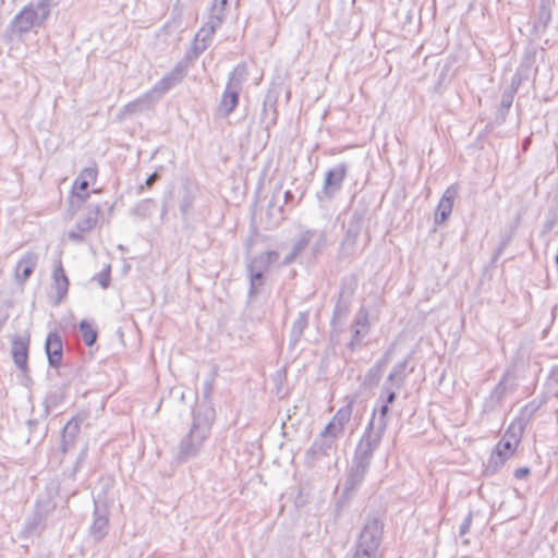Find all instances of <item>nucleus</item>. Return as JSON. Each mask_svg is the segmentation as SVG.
<instances>
[{
	"label": "nucleus",
	"instance_id": "obj_14",
	"mask_svg": "<svg viewBox=\"0 0 558 558\" xmlns=\"http://www.w3.org/2000/svg\"><path fill=\"white\" fill-rule=\"evenodd\" d=\"M278 100V93L269 89L265 96L262 110V121L265 123L267 130L277 123L278 111L276 108Z\"/></svg>",
	"mask_w": 558,
	"mask_h": 558
},
{
	"label": "nucleus",
	"instance_id": "obj_11",
	"mask_svg": "<svg viewBox=\"0 0 558 558\" xmlns=\"http://www.w3.org/2000/svg\"><path fill=\"white\" fill-rule=\"evenodd\" d=\"M458 193L459 186L457 183L451 184L446 189L435 211L434 221L436 225H441L449 218Z\"/></svg>",
	"mask_w": 558,
	"mask_h": 558
},
{
	"label": "nucleus",
	"instance_id": "obj_49",
	"mask_svg": "<svg viewBox=\"0 0 558 558\" xmlns=\"http://www.w3.org/2000/svg\"><path fill=\"white\" fill-rule=\"evenodd\" d=\"M209 31V25L208 23L206 24V27H203L198 33H201V37H206V43L208 44L209 40H211V37L214 35V33H210L208 34L207 32Z\"/></svg>",
	"mask_w": 558,
	"mask_h": 558
},
{
	"label": "nucleus",
	"instance_id": "obj_30",
	"mask_svg": "<svg viewBox=\"0 0 558 558\" xmlns=\"http://www.w3.org/2000/svg\"><path fill=\"white\" fill-rule=\"evenodd\" d=\"M352 415V402L348 403L344 407H341L331 421L337 425L338 432L344 430V426L349 423Z\"/></svg>",
	"mask_w": 558,
	"mask_h": 558
},
{
	"label": "nucleus",
	"instance_id": "obj_23",
	"mask_svg": "<svg viewBox=\"0 0 558 558\" xmlns=\"http://www.w3.org/2000/svg\"><path fill=\"white\" fill-rule=\"evenodd\" d=\"M344 295H345V288L342 286L339 291L338 300H337L335 308H333V313H332V317H331V322H330L331 326H335V324L337 322L345 318L350 312L351 302H350V299L345 298Z\"/></svg>",
	"mask_w": 558,
	"mask_h": 558
},
{
	"label": "nucleus",
	"instance_id": "obj_38",
	"mask_svg": "<svg viewBox=\"0 0 558 558\" xmlns=\"http://www.w3.org/2000/svg\"><path fill=\"white\" fill-rule=\"evenodd\" d=\"M517 448L518 447L512 445L510 441H506V439H500L496 444L494 451L497 452V456L509 460L514 454Z\"/></svg>",
	"mask_w": 558,
	"mask_h": 558
},
{
	"label": "nucleus",
	"instance_id": "obj_24",
	"mask_svg": "<svg viewBox=\"0 0 558 558\" xmlns=\"http://www.w3.org/2000/svg\"><path fill=\"white\" fill-rule=\"evenodd\" d=\"M531 68H532V64L529 59L521 62V64L517 68L515 73L513 74V76L511 78V83H510L509 87H507V88L510 89L511 92L517 93L520 85L523 82L530 80Z\"/></svg>",
	"mask_w": 558,
	"mask_h": 558
},
{
	"label": "nucleus",
	"instance_id": "obj_50",
	"mask_svg": "<svg viewBox=\"0 0 558 558\" xmlns=\"http://www.w3.org/2000/svg\"><path fill=\"white\" fill-rule=\"evenodd\" d=\"M447 73H448V68L445 66L441 72L439 73V77H438V82H437V87H440L441 85V82L446 78L447 76Z\"/></svg>",
	"mask_w": 558,
	"mask_h": 558
},
{
	"label": "nucleus",
	"instance_id": "obj_36",
	"mask_svg": "<svg viewBox=\"0 0 558 558\" xmlns=\"http://www.w3.org/2000/svg\"><path fill=\"white\" fill-rule=\"evenodd\" d=\"M551 20V10L549 7V0H541L538 7L536 26L546 27Z\"/></svg>",
	"mask_w": 558,
	"mask_h": 558
},
{
	"label": "nucleus",
	"instance_id": "obj_51",
	"mask_svg": "<svg viewBox=\"0 0 558 558\" xmlns=\"http://www.w3.org/2000/svg\"><path fill=\"white\" fill-rule=\"evenodd\" d=\"M283 205H287L289 204L292 199H293V193L290 191V190H287L284 193H283Z\"/></svg>",
	"mask_w": 558,
	"mask_h": 558
},
{
	"label": "nucleus",
	"instance_id": "obj_16",
	"mask_svg": "<svg viewBox=\"0 0 558 558\" xmlns=\"http://www.w3.org/2000/svg\"><path fill=\"white\" fill-rule=\"evenodd\" d=\"M514 380H515L514 372L511 371L510 368H508L502 374L498 384L490 391V395H493L496 399H498L502 402L508 393H512L515 391L517 384L514 383Z\"/></svg>",
	"mask_w": 558,
	"mask_h": 558
},
{
	"label": "nucleus",
	"instance_id": "obj_25",
	"mask_svg": "<svg viewBox=\"0 0 558 558\" xmlns=\"http://www.w3.org/2000/svg\"><path fill=\"white\" fill-rule=\"evenodd\" d=\"M525 427L526 425L524 423L518 418H514L506 429L501 439H506V441H510L512 445L518 447Z\"/></svg>",
	"mask_w": 558,
	"mask_h": 558
},
{
	"label": "nucleus",
	"instance_id": "obj_15",
	"mask_svg": "<svg viewBox=\"0 0 558 558\" xmlns=\"http://www.w3.org/2000/svg\"><path fill=\"white\" fill-rule=\"evenodd\" d=\"M333 446L335 441L331 440V437L326 438L325 436H318L305 452L306 462L314 463L323 457L328 456Z\"/></svg>",
	"mask_w": 558,
	"mask_h": 558
},
{
	"label": "nucleus",
	"instance_id": "obj_47",
	"mask_svg": "<svg viewBox=\"0 0 558 558\" xmlns=\"http://www.w3.org/2000/svg\"><path fill=\"white\" fill-rule=\"evenodd\" d=\"M192 207H193V199L192 197L186 194L184 195L181 204H180V210L183 215H186L189 214L191 210H192Z\"/></svg>",
	"mask_w": 558,
	"mask_h": 558
},
{
	"label": "nucleus",
	"instance_id": "obj_41",
	"mask_svg": "<svg viewBox=\"0 0 558 558\" xmlns=\"http://www.w3.org/2000/svg\"><path fill=\"white\" fill-rule=\"evenodd\" d=\"M342 432H338L337 425L330 421L324 428V430L319 434V436H325L326 438L331 437V440L336 441L337 437L341 435Z\"/></svg>",
	"mask_w": 558,
	"mask_h": 558
},
{
	"label": "nucleus",
	"instance_id": "obj_44",
	"mask_svg": "<svg viewBox=\"0 0 558 558\" xmlns=\"http://www.w3.org/2000/svg\"><path fill=\"white\" fill-rule=\"evenodd\" d=\"M97 282L100 284L101 288L106 289L110 284V270L109 268L104 269L96 276Z\"/></svg>",
	"mask_w": 558,
	"mask_h": 558
},
{
	"label": "nucleus",
	"instance_id": "obj_1",
	"mask_svg": "<svg viewBox=\"0 0 558 558\" xmlns=\"http://www.w3.org/2000/svg\"><path fill=\"white\" fill-rule=\"evenodd\" d=\"M192 416L190 430L179 444L177 460L180 462L195 458L201 452L204 441L210 434L216 411L207 407L203 411H193Z\"/></svg>",
	"mask_w": 558,
	"mask_h": 558
},
{
	"label": "nucleus",
	"instance_id": "obj_48",
	"mask_svg": "<svg viewBox=\"0 0 558 558\" xmlns=\"http://www.w3.org/2000/svg\"><path fill=\"white\" fill-rule=\"evenodd\" d=\"M531 473L530 469L526 468V466H523V468H518L515 471H514V477L518 478V480H523L529 474Z\"/></svg>",
	"mask_w": 558,
	"mask_h": 558
},
{
	"label": "nucleus",
	"instance_id": "obj_46",
	"mask_svg": "<svg viewBox=\"0 0 558 558\" xmlns=\"http://www.w3.org/2000/svg\"><path fill=\"white\" fill-rule=\"evenodd\" d=\"M165 170L163 166H159L148 178L145 180V185L151 187L156 181L161 177V172Z\"/></svg>",
	"mask_w": 558,
	"mask_h": 558
},
{
	"label": "nucleus",
	"instance_id": "obj_12",
	"mask_svg": "<svg viewBox=\"0 0 558 558\" xmlns=\"http://www.w3.org/2000/svg\"><path fill=\"white\" fill-rule=\"evenodd\" d=\"M315 236V229L302 230L293 240L292 248L288 255L284 256L282 264L284 266L291 265L300 255L304 253Z\"/></svg>",
	"mask_w": 558,
	"mask_h": 558
},
{
	"label": "nucleus",
	"instance_id": "obj_13",
	"mask_svg": "<svg viewBox=\"0 0 558 558\" xmlns=\"http://www.w3.org/2000/svg\"><path fill=\"white\" fill-rule=\"evenodd\" d=\"M29 336L16 337L12 341V356L17 367L26 372L28 362Z\"/></svg>",
	"mask_w": 558,
	"mask_h": 558
},
{
	"label": "nucleus",
	"instance_id": "obj_54",
	"mask_svg": "<svg viewBox=\"0 0 558 558\" xmlns=\"http://www.w3.org/2000/svg\"><path fill=\"white\" fill-rule=\"evenodd\" d=\"M531 141H532V140H531V136L526 137V138L523 141V144H522V146H523V150H527V148H529V146H530V144H531Z\"/></svg>",
	"mask_w": 558,
	"mask_h": 558
},
{
	"label": "nucleus",
	"instance_id": "obj_8",
	"mask_svg": "<svg viewBox=\"0 0 558 558\" xmlns=\"http://www.w3.org/2000/svg\"><path fill=\"white\" fill-rule=\"evenodd\" d=\"M97 178L98 168L96 166L84 168L72 184L71 197L82 202L88 198L90 189L93 192L98 193L99 190L94 189Z\"/></svg>",
	"mask_w": 558,
	"mask_h": 558
},
{
	"label": "nucleus",
	"instance_id": "obj_40",
	"mask_svg": "<svg viewBox=\"0 0 558 558\" xmlns=\"http://www.w3.org/2000/svg\"><path fill=\"white\" fill-rule=\"evenodd\" d=\"M501 404L502 402L500 400L496 399L493 395L489 393V396L483 402L482 412L492 413L499 409Z\"/></svg>",
	"mask_w": 558,
	"mask_h": 558
},
{
	"label": "nucleus",
	"instance_id": "obj_28",
	"mask_svg": "<svg viewBox=\"0 0 558 558\" xmlns=\"http://www.w3.org/2000/svg\"><path fill=\"white\" fill-rule=\"evenodd\" d=\"M214 386H215V374H211L208 379H206L203 383L202 388V395H203V402L198 405V408L195 411H203L205 408L213 405V392H214Z\"/></svg>",
	"mask_w": 558,
	"mask_h": 558
},
{
	"label": "nucleus",
	"instance_id": "obj_4",
	"mask_svg": "<svg viewBox=\"0 0 558 558\" xmlns=\"http://www.w3.org/2000/svg\"><path fill=\"white\" fill-rule=\"evenodd\" d=\"M245 75V64H238L229 74L228 83L218 107V112L222 118L231 114L236 108Z\"/></svg>",
	"mask_w": 558,
	"mask_h": 558
},
{
	"label": "nucleus",
	"instance_id": "obj_27",
	"mask_svg": "<svg viewBox=\"0 0 558 558\" xmlns=\"http://www.w3.org/2000/svg\"><path fill=\"white\" fill-rule=\"evenodd\" d=\"M308 312H300L291 328V342L296 344L308 326Z\"/></svg>",
	"mask_w": 558,
	"mask_h": 558
},
{
	"label": "nucleus",
	"instance_id": "obj_45",
	"mask_svg": "<svg viewBox=\"0 0 558 558\" xmlns=\"http://www.w3.org/2000/svg\"><path fill=\"white\" fill-rule=\"evenodd\" d=\"M472 521H473V514H472V512H469L459 529V535L461 537L466 535L470 532Z\"/></svg>",
	"mask_w": 558,
	"mask_h": 558
},
{
	"label": "nucleus",
	"instance_id": "obj_20",
	"mask_svg": "<svg viewBox=\"0 0 558 558\" xmlns=\"http://www.w3.org/2000/svg\"><path fill=\"white\" fill-rule=\"evenodd\" d=\"M410 359H411V356L408 355L401 362L397 363L392 367V369H391L390 374L388 375V377L386 378L385 383L390 384L391 386H395L396 389H401L405 381V378H407L405 371H407Z\"/></svg>",
	"mask_w": 558,
	"mask_h": 558
},
{
	"label": "nucleus",
	"instance_id": "obj_31",
	"mask_svg": "<svg viewBox=\"0 0 558 558\" xmlns=\"http://www.w3.org/2000/svg\"><path fill=\"white\" fill-rule=\"evenodd\" d=\"M507 459L497 456V452L493 450L490 457L488 458L487 463L485 464L483 475L484 476H493L500 471V469L505 465Z\"/></svg>",
	"mask_w": 558,
	"mask_h": 558
},
{
	"label": "nucleus",
	"instance_id": "obj_3",
	"mask_svg": "<svg viewBox=\"0 0 558 558\" xmlns=\"http://www.w3.org/2000/svg\"><path fill=\"white\" fill-rule=\"evenodd\" d=\"M384 523L378 518H371L362 527L353 558H376L381 544Z\"/></svg>",
	"mask_w": 558,
	"mask_h": 558
},
{
	"label": "nucleus",
	"instance_id": "obj_35",
	"mask_svg": "<svg viewBox=\"0 0 558 558\" xmlns=\"http://www.w3.org/2000/svg\"><path fill=\"white\" fill-rule=\"evenodd\" d=\"M384 371L378 366H372L364 376L362 386L367 389L377 386L380 381Z\"/></svg>",
	"mask_w": 558,
	"mask_h": 558
},
{
	"label": "nucleus",
	"instance_id": "obj_39",
	"mask_svg": "<svg viewBox=\"0 0 558 558\" xmlns=\"http://www.w3.org/2000/svg\"><path fill=\"white\" fill-rule=\"evenodd\" d=\"M395 386L385 383L381 389V393L378 398V402H384L386 404H391L397 399V393L393 391Z\"/></svg>",
	"mask_w": 558,
	"mask_h": 558
},
{
	"label": "nucleus",
	"instance_id": "obj_6",
	"mask_svg": "<svg viewBox=\"0 0 558 558\" xmlns=\"http://www.w3.org/2000/svg\"><path fill=\"white\" fill-rule=\"evenodd\" d=\"M366 211L365 208H355L352 211L347 232L339 245V256L341 258L351 256L354 253L357 239L363 229Z\"/></svg>",
	"mask_w": 558,
	"mask_h": 558
},
{
	"label": "nucleus",
	"instance_id": "obj_17",
	"mask_svg": "<svg viewBox=\"0 0 558 558\" xmlns=\"http://www.w3.org/2000/svg\"><path fill=\"white\" fill-rule=\"evenodd\" d=\"M62 350L61 337L56 332L49 333L46 339V353L51 366L58 367L61 364Z\"/></svg>",
	"mask_w": 558,
	"mask_h": 558
},
{
	"label": "nucleus",
	"instance_id": "obj_32",
	"mask_svg": "<svg viewBox=\"0 0 558 558\" xmlns=\"http://www.w3.org/2000/svg\"><path fill=\"white\" fill-rule=\"evenodd\" d=\"M80 332L83 341L88 347H92L98 338L97 328L87 320H82L80 323Z\"/></svg>",
	"mask_w": 558,
	"mask_h": 558
},
{
	"label": "nucleus",
	"instance_id": "obj_22",
	"mask_svg": "<svg viewBox=\"0 0 558 558\" xmlns=\"http://www.w3.org/2000/svg\"><path fill=\"white\" fill-rule=\"evenodd\" d=\"M36 267V258L32 254L24 255L16 264L15 278L24 283L33 274Z\"/></svg>",
	"mask_w": 558,
	"mask_h": 558
},
{
	"label": "nucleus",
	"instance_id": "obj_5",
	"mask_svg": "<svg viewBox=\"0 0 558 558\" xmlns=\"http://www.w3.org/2000/svg\"><path fill=\"white\" fill-rule=\"evenodd\" d=\"M348 171L349 166L345 162H340L327 170L322 190L316 194V197L320 203L330 202L335 198L343 186Z\"/></svg>",
	"mask_w": 558,
	"mask_h": 558
},
{
	"label": "nucleus",
	"instance_id": "obj_10",
	"mask_svg": "<svg viewBox=\"0 0 558 558\" xmlns=\"http://www.w3.org/2000/svg\"><path fill=\"white\" fill-rule=\"evenodd\" d=\"M351 339L347 344V348L351 352H355L363 345L365 337L368 335L371 325L368 319V311L365 307H360L356 312L352 326Z\"/></svg>",
	"mask_w": 558,
	"mask_h": 558
},
{
	"label": "nucleus",
	"instance_id": "obj_33",
	"mask_svg": "<svg viewBox=\"0 0 558 558\" xmlns=\"http://www.w3.org/2000/svg\"><path fill=\"white\" fill-rule=\"evenodd\" d=\"M248 272L250 287H248V296L252 298L259 293L260 287L264 286V271L253 270L251 268H246Z\"/></svg>",
	"mask_w": 558,
	"mask_h": 558
},
{
	"label": "nucleus",
	"instance_id": "obj_37",
	"mask_svg": "<svg viewBox=\"0 0 558 558\" xmlns=\"http://www.w3.org/2000/svg\"><path fill=\"white\" fill-rule=\"evenodd\" d=\"M517 93L511 92L510 89L506 88L501 95V101L498 109V113L501 117V120L505 121L506 116L508 114L509 109L512 106L514 95Z\"/></svg>",
	"mask_w": 558,
	"mask_h": 558
},
{
	"label": "nucleus",
	"instance_id": "obj_29",
	"mask_svg": "<svg viewBox=\"0 0 558 558\" xmlns=\"http://www.w3.org/2000/svg\"><path fill=\"white\" fill-rule=\"evenodd\" d=\"M328 246L327 233L324 230L315 229V236L311 242V254L313 257H318Z\"/></svg>",
	"mask_w": 558,
	"mask_h": 558
},
{
	"label": "nucleus",
	"instance_id": "obj_9",
	"mask_svg": "<svg viewBox=\"0 0 558 558\" xmlns=\"http://www.w3.org/2000/svg\"><path fill=\"white\" fill-rule=\"evenodd\" d=\"M371 465L352 459L348 469L341 499H350L355 490L362 485Z\"/></svg>",
	"mask_w": 558,
	"mask_h": 558
},
{
	"label": "nucleus",
	"instance_id": "obj_19",
	"mask_svg": "<svg viewBox=\"0 0 558 558\" xmlns=\"http://www.w3.org/2000/svg\"><path fill=\"white\" fill-rule=\"evenodd\" d=\"M278 259L279 253L277 251H266L254 256L247 264L246 268L266 272L270 268L271 264L276 263Z\"/></svg>",
	"mask_w": 558,
	"mask_h": 558
},
{
	"label": "nucleus",
	"instance_id": "obj_21",
	"mask_svg": "<svg viewBox=\"0 0 558 558\" xmlns=\"http://www.w3.org/2000/svg\"><path fill=\"white\" fill-rule=\"evenodd\" d=\"M52 281L57 292V299L58 301H61L68 294L70 286V281L61 263H59L53 269Z\"/></svg>",
	"mask_w": 558,
	"mask_h": 558
},
{
	"label": "nucleus",
	"instance_id": "obj_2",
	"mask_svg": "<svg viewBox=\"0 0 558 558\" xmlns=\"http://www.w3.org/2000/svg\"><path fill=\"white\" fill-rule=\"evenodd\" d=\"M207 48L206 37H201V33H197L185 58L142 96V104H151L159 100L169 89L180 84L186 75L190 62L196 60Z\"/></svg>",
	"mask_w": 558,
	"mask_h": 558
},
{
	"label": "nucleus",
	"instance_id": "obj_55",
	"mask_svg": "<svg viewBox=\"0 0 558 558\" xmlns=\"http://www.w3.org/2000/svg\"><path fill=\"white\" fill-rule=\"evenodd\" d=\"M277 210H278V214L280 215V217L282 218V216H283V205H280V206L277 208Z\"/></svg>",
	"mask_w": 558,
	"mask_h": 558
},
{
	"label": "nucleus",
	"instance_id": "obj_43",
	"mask_svg": "<svg viewBox=\"0 0 558 558\" xmlns=\"http://www.w3.org/2000/svg\"><path fill=\"white\" fill-rule=\"evenodd\" d=\"M393 350H395V344H391L384 353V355L375 363L376 366H378L379 368H381L383 371L385 369V367L387 366V364L390 362L391 360V355L393 353Z\"/></svg>",
	"mask_w": 558,
	"mask_h": 558
},
{
	"label": "nucleus",
	"instance_id": "obj_52",
	"mask_svg": "<svg viewBox=\"0 0 558 558\" xmlns=\"http://www.w3.org/2000/svg\"><path fill=\"white\" fill-rule=\"evenodd\" d=\"M507 242L506 241H502L500 243V245L497 247L496 252H495V256H494V260H496L498 258V256L502 253L505 246H506Z\"/></svg>",
	"mask_w": 558,
	"mask_h": 558
},
{
	"label": "nucleus",
	"instance_id": "obj_7",
	"mask_svg": "<svg viewBox=\"0 0 558 558\" xmlns=\"http://www.w3.org/2000/svg\"><path fill=\"white\" fill-rule=\"evenodd\" d=\"M383 436L384 433L372 429V426H366L354 449L352 459L371 465L374 452L379 447Z\"/></svg>",
	"mask_w": 558,
	"mask_h": 558
},
{
	"label": "nucleus",
	"instance_id": "obj_18",
	"mask_svg": "<svg viewBox=\"0 0 558 558\" xmlns=\"http://www.w3.org/2000/svg\"><path fill=\"white\" fill-rule=\"evenodd\" d=\"M228 0H215L209 14V31L208 34L215 33V31L222 24L227 15Z\"/></svg>",
	"mask_w": 558,
	"mask_h": 558
},
{
	"label": "nucleus",
	"instance_id": "obj_42",
	"mask_svg": "<svg viewBox=\"0 0 558 558\" xmlns=\"http://www.w3.org/2000/svg\"><path fill=\"white\" fill-rule=\"evenodd\" d=\"M281 189H282L281 184L276 185L275 189H274L271 198H270V201L268 203V206H267V213H268L269 216H274L275 215L274 214V208L276 207L277 198L280 195Z\"/></svg>",
	"mask_w": 558,
	"mask_h": 558
},
{
	"label": "nucleus",
	"instance_id": "obj_34",
	"mask_svg": "<svg viewBox=\"0 0 558 558\" xmlns=\"http://www.w3.org/2000/svg\"><path fill=\"white\" fill-rule=\"evenodd\" d=\"M542 405L543 401H538L536 399L530 401L521 409L520 415L517 418L527 426Z\"/></svg>",
	"mask_w": 558,
	"mask_h": 558
},
{
	"label": "nucleus",
	"instance_id": "obj_53",
	"mask_svg": "<svg viewBox=\"0 0 558 558\" xmlns=\"http://www.w3.org/2000/svg\"><path fill=\"white\" fill-rule=\"evenodd\" d=\"M549 377L555 380L556 383H558V365H555L551 371H550V374H549Z\"/></svg>",
	"mask_w": 558,
	"mask_h": 558
},
{
	"label": "nucleus",
	"instance_id": "obj_26",
	"mask_svg": "<svg viewBox=\"0 0 558 558\" xmlns=\"http://www.w3.org/2000/svg\"><path fill=\"white\" fill-rule=\"evenodd\" d=\"M389 412V404L381 402L380 408L378 409V417L376 418L377 410L373 411L372 417L367 424V426H372V429L378 430L380 433L386 432L387 428V414Z\"/></svg>",
	"mask_w": 558,
	"mask_h": 558
}]
</instances>
